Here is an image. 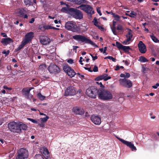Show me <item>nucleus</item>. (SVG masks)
Wrapping results in <instances>:
<instances>
[{
  "instance_id": "obj_1",
  "label": "nucleus",
  "mask_w": 159,
  "mask_h": 159,
  "mask_svg": "<svg viewBox=\"0 0 159 159\" xmlns=\"http://www.w3.org/2000/svg\"><path fill=\"white\" fill-rule=\"evenodd\" d=\"M65 27L66 29L73 32L80 33V29L77 26L75 22L72 21H69L67 22L65 25Z\"/></svg>"
},
{
  "instance_id": "obj_2",
  "label": "nucleus",
  "mask_w": 159,
  "mask_h": 159,
  "mask_svg": "<svg viewBox=\"0 0 159 159\" xmlns=\"http://www.w3.org/2000/svg\"><path fill=\"white\" fill-rule=\"evenodd\" d=\"M98 94L100 99L104 100H110L112 98V95L110 92L102 88L98 90Z\"/></svg>"
},
{
  "instance_id": "obj_3",
  "label": "nucleus",
  "mask_w": 159,
  "mask_h": 159,
  "mask_svg": "<svg viewBox=\"0 0 159 159\" xmlns=\"http://www.w3.org/2000/svg\"><path fill=\"white\" fill-rule=\"evenodd\" d=\"M73 38L79 42L81 43H85L90 44L95 47H97V46L93 41L86 38L84 35H76L73 36Z\"/></svg>"
},
{
  "instance_id": "obj_4",
  "label": "nucleus",
  "mask_w": 159,
  "mask_h": 159,
  "mask_svg": "<svg viewBox=\"0 0 159 159\" xmlns=\"http://www.w3.org/2000/svg\"><path fill=\"white\" fill-rule=\"evenodd\" d=\"M19 125L18 122L13 121L9 123L8 125V128L11 131L19 133L20 132V130Z\"/></svg>"
},
{
  "instance_id": "obj_5",
  "label": "nucleus",
  "mask_w": 159,
  "mask_h": 159,
  "mask_svg": "<svg viewBox=\"0 0 159 159\" xmlns=\"http://www.w3.org/2000/svg\"><path fill=\"white\" fill-rule=\"evenodd\" d=\"M87 95L90 97L95 98L96 97L97 93H98V90L94 87H92L88 89L86 92Z\"/></svg>"
},
{
  "instance_id": "obj_6",
  "label": "nucleus",
  "mask_w": 159,
  "mask_h": 159,
  "mask_svg": "<svg viewBox=\"0 0 159 159\" xmlns=\"http://www.w3.org/2000/svg\"><path fill=\"white\" fill-rule=\"evenodd\" d=\"M78 8L89 14H93L94 13L92 7L88 5L82 4L78 7Z\"/></svg>"
},
{
  "instance_id": "obj_7",
  "label": "nucleus",
  "mask_w": 159,
  "mask_h": 159,
  "mask_svg": "<svg viewBox=\"0 0 159 159\" xmlns=\"http://www.w3.org/2000/svg\"><path fill=\"white\" fill-rule=\"evenodd\" d=\"M63 69L64 71L71 78L74 76L76 73L74 70L72 69L68 65H66L63 66Z\"/></svg>"
},
{
  "instance_id": "obj_8",
  "label": "nucleus",
  "mask_w": 159,
  "mask_h": 159,
  "mask_svg": "<svg viewBox=\"0 0 159 159\" xmlns=\"http://www.w3.org/2000/svg\"><path fill=\"white\" fill-rule=\"evenodd\" d=\"M70 15L76 19H81L83 18V14L82 12L76 9L73 8Z\"/></svg>"
},
{
  "instance_id": "obj_9",
  "label": "nucleus",
  "mask_w": 159,
  "mask_h": 159,
  "mask_svg": "<svg viewBox=\"0 0 159 159\" xmlns=\"http://www.w3.org/2000/svg\"><path fill=\"white\" fill-rule=\"evenodd\" d=\"M77 92L75 88L71 86L68 87L65 91L64 95L65 96H72L75 95Z\"/></svg>"
},
{
  "instance_id": "obj_10",
  "label": "nucleus",
  "mask_w": 159,
  "mask_h": 159,
  "mask_svg": "<svg viewBox=\"0 0 159 159\" xmlns=\"http://www.w3.org/2000/svg\"><path fill=\"white\" fill-rule=\"evenodd\" d=\"M117 139L124 144L129 147L132 151H136L137 149L134 144L131 142L126 141L123 139L117 137Z\"/></svg>"
},
{
  "instance_id": "obj_11",
  "label": "nucleus",
  "mask_w": 159,
  "mask_h": 159,
  "mask_svg": "<svg viewBox=\"0 0 159 159\" xmlns=\"http://www.w3.org/2000/svg\"><path fill=\"white\" fill-rule=\"evenodd\" d=\"M119 81L121 85L127 88H129L132 85V82L130 80L125 78L120 79Z\"/></svg>"
},
{
  "instance_id": "obj_12",
  "label": "nucleus",
  "mask_w": 159,
  "mask_h": 159,
  "mask_svg": "<svg viewBox=\"0 0 159 159\" xmlns=\"http://www.w3.org/2000/svg\"><path fill=\"white\" fill-rule=\"evenodd\" d=\"M48 69L51 73H59L60 71L59 67L53 64H51Z\"/></svg>"
},
{
  "instance_id": "obj_13",
  "label": "nucleus",
  "mask_w": 159,
  "mask_h": 159,
  "mask_svg": "<svg viewBox=\"0 0 159 159\" xmlns=\"http://www.w3.org/2000/svg\"><path fill=\"white\" fill-rule=\"evenodd\" d=\"M127 34L126 35V39L123 42V43L125 44H129L131 41L132 38V31L131 30L128 29L127 31Z\"/></svg>"
},
{
  "instance_id": "obj_14",
  "label": "nucleus",
  "mask_w": 159,
  "mask_h": 159,
  "mask_svg": "<svg viewBox=\"0 0 159 159\" xmlns=\"http://www.w3.org/2000/svg\"><path fill=\"white\" fill-rule=\"evenodd\" d=\"M90 119L92 122L95 125H99L101 122V118L98 116L93 115L90 117Z\"/></svg>"
},
{
  "instance_id": "obj_15",
  "label": "nucleus",
  "mask_w": 159,
  "mask_h": 159,
  "mask_svg": "<svg viewBox=\"0 0 159 159\" xmlns=\"http://www.w3.org/2000/svg\"><path fill=\"white\" fill-rule=\"evenodd\" d=\"M40 152L44 157L47 159H50V154L48 150L45 147H43L40 149Z\"/></svg>"
},
{
  "instance_id": "obj_16",
  "label": "nucleus",
  "mask_w": 159,
  "mask_h": 159,
  "mask_svg": "<svg viewBox=\"0 0 159 159\" xmlns=\"http://www.w3.org/2000/svg\"><path fill=\"white\" fill-rule=\"evenodd\" d=\"M138 47L140 52L142 53L146 52L147 49L145 45L143 43L142 41H140L138 44Z\"/></svg>"
},
{
  "instance_id": "obj_17",
  "label": "nucleus",
  "mask_w": 159,
  "mask_h": 159,
  "mask_svg": "<svg viewBox=\"0 0 159 159\" xmlns=\"http://www.w3.org/2000/svg\"><path fill=\"white\" fill-rule=\"evenodd\" d=\"M40 41L41 43L43 45H46L50 43V40L47 36H42L40 37Z\"/></svg>"
},
{
  "instance_id": "obj_18",
  "label": "nucleus",
  "mask_w": 159,
  "mask_h": 159,
  "mask_svg": "<svg viewBox=\"0 0 159 159\" xmlns=\"http://www.w3.org/2000/svg\"><path fill=\"white\" fill-rule=\"evenodd\" d=\"M33 37V33L32 32H29L25 35V38L23 40L27 44L31 40Z\"/></svg>"
},
{
  "instance_id": "obj_19",
  "label": "nucleus",
  "mask_w": 159,
  "mask_h": 159,
  "mask_svg": "<svg viewBox=\"0 0 159 159\" xmlns=\"http://www.w3.org/2000/svg\"><path fill=\"white\" fill-rule=\"evenodd\" d=\"M23 157L27 158L29 156V152L27 150L25 149L21 148L20 149L18 152Z\"/></svg>"
},
{
  "instance_id": "obj_20",
  "label": "nucleus",
  "mask_w": 159,
  "mask_h": 159,
  "mask_svg": "<svg viewBox=\"0 0 159 159\" xmlns=\"http://www.w3.org/2000/svg\"><path fill=\"white\" fill-rule=\"evenodd\" d=\"M111 78V77L108 76L107 74H104L97 77L95 78V80L97 81H99L103 80L104 81H106Z\"/></svg>"
},
{
  "instance_id": "obj_21",
  "label": "nucleus",
  "mask_w": 159,
  "mask_h": 159,
  "mask_svg": "<svg viewBox=\"0 0 159 159\" xmlns=\"http://www.w3.org/2000/svg\"><path fill=\"white\" fill-rule=\"evenodd\" d=\"M73 112L76 114L82 115L84 114V110L77 107H75L73 109Z\"/></svg>"
},
{
  "instance_id": "obj_22",
  "label": "nucleus",
  "mask_w": 159,
  "mask_h": 159,
  "mask_svg": "<svg viewBox=\"0 0 159 159\" xmlns=\"http://www.w3.org/2000/svg\"><path fill=\"white\" fill-rule=\"evenodd\" d=\"M66 6V7H62L61 9V11L63 12L68 13L70 15L73 8L69 7L68 6V5Z\"/></svg>"
},
{
  "instance_id": "obj_23",
  "label": "nucleus",
  "mask_w": 159,
  "mask_h": 159,
  "mask_svg": "<svg viewBox=\"0 0 159 159\" xmlns=\"http://www.w3.org/2000/svg\"><path fill=\"white\" fill-rule=\"evenodd\" d=\"M12 42V40L9 38H4L2 39L1 41L2 43L4 45H7V44H9Z\"/></svg>"
},
{
  "instance_id": "obj_24",
  "label": "nucleus",
  "mask_w": 159,
  "mask_h": 159,
  "mask_svg": "<svg viewBox=\"0 0 159 159\" xmlns=\"http://www.w3.org/2000/svg\"><path fill=\"white\" fill-rule=\"evenodd\" d=\"M32 88H25L23 89L22 92L25 95L26 98H29L28 96L30 91L32 89Z\"/></svg>"
},
{
  "instance_id": "obj_25",
  "label": "nucleus",
  "mask_w": 159,
  "mask_h": 159,
  "mask_svg": "<svg viewBox=\"0 0 159 159\" xmlns=\"http://www.w3.org/2000/svg\"><path fill=\"white\" fill-rule=\"evenodd\" d=\"M18 124L19 125V126L20 130V132L21 129L25 130L26 129L27 126L26 125L21 122H18Z\"/></svg>"
},
{
  "instance_id": "obj_26",
  "label": "nucleus",
  "mask_w": 159,
  "mask_h": 159,
  "mask_svg": "<svg viewBox=\"0 0 159 159\" xmlns=\"http://www.w3.org/2000/svg\"><path fill=\"white\" fill-rule=\"evenodd\" d=\"M27 43L23 40L21 42V44L15 49V50L17 51L20 50Z\"/></svg>"
},
{
  "instance_id": "obj_27",
  "label": "nucleus",
  "mask_w": 159,
  "mask_h": 159,
  "mask_svg": "<svg viewBox=\"0 0 159 159\" xmlns=\"http://www.w3.org/2000/svg\"><path fill=\"white\" fill-rule=\"evenodd\" d=\"M137 14L136 12L133 11H131L129 14L127 15V16L133 18H135V16H137Z\"/></svg>"
},
{
  "instance_id": "obj_28",
  "label": "nucleus",
  "mask_w": 159,
  "mask_h": 159,
  "mask_svg": "<svg viewBox=\"0 0 159 159\" xmlns=\"http://www.w3.org/2000/svg\"><path fill=\"white\" fill-rule=\"evenodd\" d=\"M113 17L114 18L115 20L116 21H119V22H121L120 19L121 16H120L118 15L115 14H113Z\"/></svg>"
},
{
  "instance_id": "obj_29",
  "label": "nucleus",
  "mask_w": 159,
  "mask_h": 159,
  "mask_svg": "<svg viewBox=\"0 0 159 159\" xmlns=\"http://www.w3.org/2000/svg\"><path fill=\"white\" fill-rule=\"evenodd\" d=\"M24 10L23 9H19L17 10L16 13L19 14H20L19 15L20 17H22L23 16V14H24Z\"/></svg>"
},
{
  "instance_id": "obj_30",
  "label": "nucleus",
  "mask_w": 159,
  "mask_h": 159,
  "mask_svg": "<svg viewBox=\"0 0 159 159\" xmlns=\"http://www.w3.org/2000/svg\"><path fill=\"white\" fill-rule=\"evenodd\" d=\"M74 2L76 4H80L82 3H85L86 1L85 0H75Z\"/></svg>"
},
{
  "instance_id": "obj_31",
  "label": "nucleus",
  "mask_w": 159,
  "mask_h": 159,
  "mask_svg": "<svg viewBox=\"0 0 159 159\" xmlns=\"http://www.w3.org/2000/svg\"><path fill=\"white\" fill-rule=\"evenodd\" d=\"M139 61L141 62H146L148 61V60L143 57L141 56L139 57Z\"/></svg>"
},
{
  "instance_id": "obj_32",
  "label": "nucleus",
  "mask_w": 159,
  "mask_h": 159,
  "mask_svg": "<svg viewBox=\"0 0 159 159\" xmlns=\"http://www.w3.org/2000/svg\"><path fill=\"white\" fill-rule=\"evenodd\" d=\"M80 27L83 32L87 31L88 29V28H87V25L85 24L81 25Z\"/></svg>"
},
{
  "instance_id": "obj_33",
  "label": "nucleus",
  "mask_w": 159,
  "mask_h": 159,
  "mask_svg": "<svg viewBox=\"0 0 159 159\" xmlns=\"http://www.w3.org/2000/svg\"><path fill=\"white\" fill-rule=\"evenodd\" d=\"M150 37L152 39V40L155 43H158L159 42V40L157 39L153 35H151Z\"/></svg>"
},
{
  "instance_id": "obj_34",
  "label": "nucleus",
  "mask_w": 159,
  "mask_h": 159,
  "mask_svg": "<svg viewBox=\"0 0 159 159\" xmlns=\"http://www.w3.org/2000/svg\"><path fill=\"white\" fill-rule=\"evenodd\" d=\"M43 28L45 30L52 29V26L48 25H44Z\"/></svg>"
},
{
  "instance_id": "obj_35",
  "label": "nucleus",
  "mask_w": 159,
  "mask_h": 159,
  "mask_svg": "<svg viewBox=\"0 0 159 159\" xmlns=\"http://www.w3.org/2000/svg\"><path fill=\"white\" fill-rule=\"evenodd\" d=\"M37 96L38 98L41 100H43L45 98V97L42 95L40 93H38Z\"/></svg>"
},
{
  "instance_id": "obj_36",
  "label": "nucleus",
  "mask_w": 159,
  "mask_h": 159,
  "mask_svg": "<svg viewBox=\"0 0 159 159\" xmlns=\"http://www.w3.org/2000/svg\"><path fill=\"white\" fill-rule=\"evenodd\" d=\"M27 119L28 120L31 121L32 122L34 123L37 124L38 121H39V119H37V120H35L30 118H27Z\"/></svg>"
},
{
  "instance_id": "obj_37",
  "label": "nucleus",
  "mask_w": 159,
  "mask_h": 159,
  "mask_svg": "<svg viewBox=\"0 0 159 159\" xmlns=\"http://www.w3.org/2000/svg\"><path fill=\"white\" fill-rule=\"evenodd\" d=\"M34 159H44L42 156L40 154H37L34 156Z\"/></svg>"
},
{
  "instance_id": "obj_38",
  "label": "nucleus",
  "mask_w": 159,
  "mask_h": 159,
  "mask_svg": "<svg viewBox=\"0 0 159 159\" xmlns=\"http://www.w3.org/2000/svg\"><path fill=\"white\" fill-rule=\"evenodd\" d=\"M49 118V117L47 116H46L45 117L41 118L40 120L41 121L43 122H46L48 120Z\"/></svg>"
},
{
  "instance_id": "obj_39",
  "label": "nucleus",
  "mask_w": 159,
  "mask_h": 159,
  "mask_svg": "<svg viewBox=\"0 0 159 159\" xmlns=\"http://www.w3.org/2000/svg\"><path fill=\"white\" fill-rule=\"evenodd\" d=\"M32 0H24V2L26 5H30L32 3Z\"/></svg>"
},
{
  "instance_id": "obj_40",
  "label": "nucleus",
  "mask_w": 159,
  "mask_h": 159,
  "mask_svg": "<svg viewBox=\"0 0 159 159\" xmlns=\"http://www.w3.org/2000/svg\"><path fill=\"white\" fill-rule=\"evenodd\" d=\"M16 159H25L26 158L25 157H23L21 155L17 153V155L16 156Z\"/></svg>"
},
{
  "instance_id": "obj_41",
  "label": "nucleus",
  "mask_w": 159,
  "mask_h": 159,
  "mask_svg": "<svg viewBox=\"0 0 159 159\" xmlns=\"http://www.w3.org/2000/svg\"><path fill=\"white\" fill-rule=\"evenodd\" d=\"M116 44L117 47L118 48L120 49H122L123 45L118 42H116Z\"/></svg>"
},
{
  "instance_id": "obj_42",
  "label": "nucleus",
  "mask_w": 159,
  "mask_h": 159,
  "mask_svg": "<svg viewBox=\"0 0 159 159\" xmlns=\"http://www.w3.org/2000/svg\"><path fill=\"white\" fill-rule=\"evenodd\" d=\"M107 58L110 59V60H111L113 62L116 61V59L115 58H114L113 57L111 56H109L106 57L105 58V59H107Z\"/></svg>"
},
{
  "instance_id": "obj_43",
  "label": "nucleus",
  "mask_w": 159,
  "mask_h": 159,
  "mask_svg": "<svg viewBox=\"0 0 159 159\" xmlns=\"http://www.w3.org/2000/svg\"><path fill=\"white\" fill-rule=\"evenodd\" d=\"M130 49V48L129 46H125L123 45L122 49L126 51Z\"/></svg>"
},
{
  "instance_id": "obj_44",
  "label": "nucleus",
  "mask_w": 159,
  "mask_h": 159,
  "mask_svg": "<svg viewBox=\"0 0 159 159\" xmlns=\"http://www.w3.org/2000/svg\"><path fill=\"white\" fill-rule=\"evenodd\" d=\"M93 22H94V25L97 27H98V25H98V22L96 18H95L94 19Z\"/></svg>"
},
{
  "instance_id": "obj_45",
  "label": "nucleus",
  "mask_w": 159,
  "mask_h": 159,
  "mask_svg": "<svg viewBox=\"0 0 159 159\" xmlns=\"http://www.w3.org/2000/svg\"><path fill=\"white\" fill-rule=\"evenodd\" d=\"M111 29L112 30V31L115 35H116L117 34V32L116 31V30L115 27H111Z\"/></svg>"
},
{
  "instance_id": "obj_46",
  "label": "nucleus",
  "mask_w": 159,
  "mask_h": 159,
  "mask_svg": "<svg viewBox=\"0 0 159 159\" xmlns=\"http://www.w3.org/2000/svg\"><path fill=\"white\" fill-rule=\"evenodd\" d=\"M117 29L118 30H122L123 29L122 26L120 25H118L117 26Z\"/></svg>"
},
{
  "instance_id": "obj_47",
  "label": "nucleus",
  "mask_w": 159,
  "mask_h": 159,
  "mask_svg": "<svg viewBox=\"0 0 159 159\" xmlns=\"http://www.w3.org/2000/svg\"><path fill=\"white\" fill-rule=\"evenodd\" d=\"M148 68L147 67H143V71L144 73H146L148 70Z\"/></svg>"
},
{
  "instance_id": "obj_48",
  "label": "nucleus",
  "mask_w": 159,
  "mask_h": 159,
  "mask_svg": "<svg viewBox=\"0 0 159 159\" xmlns=\"http://www.w3.org/2000/svg\"><path fill=\"white\" fill-rule=\"evenodd\" d=\"M98 67L96 66H94L93 69V71L95 72H96L98 71Z\"/></svg>"
},
{
  "instance_id": "obj_49",
  "label": "nucleus",
  "mask_w": 159,
  "mask_h": 159,
  "mask_svg": "<svg viewBox=\"0 0 159 159\" xmlns=\"http://www.w3.org/2000/svg\"><path fill=\"white\" fill-rule=\"evenodd\" d=\"M37 124H38V125L41 127H43L44 126V124L43 123H39L38 122Z\"/></svg>"
},
{
  "instance_id": "obj_50",
  "label": "nucleus",
  "mask_w": 159,
  "mask_h": 159,
  "mask_svg": "<svg viewBox=\"0 0 159 159\" xmlns=\"http://www.w3.org/2000/svg\"><path fill=\"white\" fill-rule=\"evenodd\" d=\"M9 52H10L9 50H7V51H3L2 53L3 54H5L6 55H7L9 54Z\"/></svg>"
},
{
  "instance_id": "obj_51",
  "label": "nucleus",
  "mask_w": 159,
  "mask_h": 159,
  "mask_svg": "<svg viewBox=\"0 0 159 159\" xmlns=\"http://www.w3.org/2000/svg\"><path fill=\"white\" fill-rule=\"evenodd\" d=\"M67 61L68 63H69L70 64H71L72 63H73V60L71 59H68L67 60Z\"/></svg>"
},
{
  "instance_id": "obj_52",
  "label": "nucleus",
  "mask_w": 159,
  "mask_h": 159,
  "mask_svg": "<svg viewBox=\"0 0 159 159\" xmlns=\"http://www.w3.org/2000/svg\"><path fill=\"white\" fill-rule=\"evenodd\" d=\"M159 86V84L158 83H157L155 85H153L152 86V87L154 89H157Z\"/></svg>"
},
{
  "instance_id": "obj_53",
  "label": "nucleus",
  "mask_w": 159,
  "mask_h": 159,
  "mask_svg": "<svg viewBox=\"0 0 159 159\" xmlns=\"http://www.w3.org/2000/svg\"><path fill=\"white\" fill-rule=\"evenodd\" d=\"M125 78H128L130 76V75L129 74V73H125Z\"/></svg>"
},
{
  "instance_id": "obj_54",
  "label": "nucleus",
  "mask_w": 159,
  "mask_h": 159,
  "mask_svg": "<svg viewBox=\"0 0 159 159\" xmlns=\"http://www.w3.org/2000/svg\"><path fill=\"white\" fill-rule=\"evenodd\" d=\"M97 11L98 13L99 14L100 16H101L102 15V14L101 12V11L99 8H97Z\"/></svg>"
},
{
  "instance_id": "obj_55",
  "label": "nucleus",
  "mask_w": 159,
  "mask_h": 159,
  "mask_svg": "<svg viewBox=\"0 0 159 159\" xmlns=\"http://www.w3.org/2000/svg\"><path fill=\"white\" fill-rule=\"evenodd\" d=\"M116 21L113 20V27H115L116 25Z\"/></svg>"
},
{
  "instance_id": "obj_56",
  "label": "nucleus",
  "mask_w": 159,
  "mask_h": 159,
  "mask_svg": "<svg viewBox=\"0 0 159 159\" xmlns=\"http://www.w3.org/2000/svg\"><path fill=\"white\" fill-rule=\"evenodd\" d=\"M78 47L77 46H73V50L74 51H75V52H76V49L77 48H78Z\"/></svg>"
},
{
  "instance_id": "obj_57",
  "label": "nucleus",
  "mask_w": 159,
  "mask_h": 159,
  "mask_svg": "<svg viewBox=\"0 0 159 159\" xmlns=\"http://www.w3.org/2000/svg\"><path fill=\"white\" fill-rule=\"evenodd\" d=\"M82 59H83V58L82 57H80V60L79 61V62L80 63V64L81 65H83V63L82 62Z\"/></svg>"
},
{
  "instance_id": "obj_58",
  "label": "nucleus",
  "mask_w": 159,
  "mask_h": 159,
  "mask_svg": "<svg viewBox=\"0 0 159 159\" xmlns=\"http://www.w3.org/2000/svg\"><path fill=\"white\" fill-rule=\"evenodd\" d=\"M98 28L101 30L103 31L104 30V28L102 26L98 25Z\"/></svg>"
},
{
  "instance_id": "obj_59",
  "label": "nucleus",
  "mask_w": 159,
  "mask_h": 159,
  "mask_svg": "<svg viewBox=\"0 0 159 159\" xmlns=\"http://www.w3.org/2000/svg\"><path fill=\"white\" fill-rule=\"evenodd\" d=\"M90 55L92 57V58H93V60H95L96 59H97L98 58L96 56L94 57V56H93L91 54H90Z\"/></svg>"
},
{
  "instance_id": "obj_60",
  "label": "nucleus",
  "mask_w": 159,
  "mask_h": 159,
  "mask_svg": "<svg viewBox=\"0 0 159 159\" xmlns=\"http://www.w3.org/2000/svg\"><path fill=\"white\" fill-rule=\"evenodd\" d=\"M3 88L4 89L6 90H11V89L10 88H8L6 86H4L3 87Z\"/></svg>"
},
{
  "instance_id": "obj_61",
  "label": "nucleus",
  "mask_w": 159,
  "mask_h": 159,
  "mask_svg": "<svg viewBox=\"0 0 159 159\" xmlns=\"http://www.w3.org/2000/svg\"><path fill=\"white\" fill-rule=\"evenodd\" d=\"M33 97V95L31 94H30V93H29V95L28 96V98H27L28 99H31Z\"/></svg>"
},
{
  "instance_id": "obj_62",
  "label": "nucleus",
  "mask_w": 159,
  "mask_h": 159,
  "mask_svg": "<svg viewBox=\"0 0 159 159\" xmlns=\"http://www.w3.org/2000/svg\"><path fill=\"white\" fill-rule=\"evenodd\" d=\"M34 21V18H32L31 20L29 21V22L30 23H33Z\"/></svg>"
},
{
  "instance_id": "obj_63",
  "label": "nucleus",
  "mask_w": 159,
  "mask_h": 159,
  "mask_svg": "<svg viewBox=\"0 0 159 159\" xmlns=\"http://www.w3.org/2000/svg\"><path fill=\"white\" fill-rule=\"evenodd\" d=\"M120 77H122V78H123V77L125 78V74H121L120 75Z\"/></svg>"
},
{
  "instance_id": "obj_64",
  "label": "nucleus",
  "mask_w": 159,
  "mask_h": 159,
  "mask_svg": "<svg viewBox=\"0 0 159 159\" xmlns=\"http://www.w3.org/2000/svg\"><path fill=\"white\" fill-rule=\"evenodd\" d=\"M103 50V53H104L106 52V50H107V48L106 47H104Z\"/></svg>"
}]
</instances>
